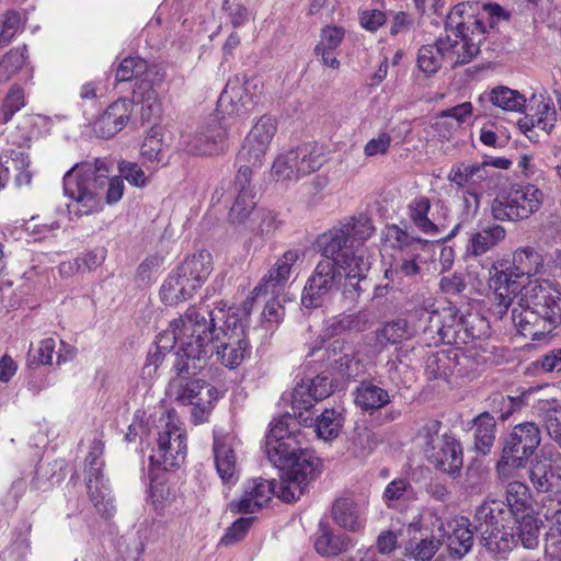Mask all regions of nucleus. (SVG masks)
<instances>
[{
	"label": "nucleus",
	"mask_w": 561,
	"mask_h": 561,
	"mask_svg": "<svg viewBox=\"0 0 561 561\" xmlns=\"http://www.w3.org/2000/svg\"><path fill=\"white\" fill-rule=\"evenodd\" d=\"M440 546L435 537L424 538L411 550L407 549L405 561H431Z\"/></svg>",
	"instance_id": "61"
},
{
	"label": "nucleus",
	"mask_w": 561,
	"mask_h": 561,
	"mask_svg": "<svg viewBox=\"0 0 561 561\" xmlns=\"http://www.w3.org/2000/svg\"><path fill=\"white\" fill-rule=\"evenodd\" d=\"M374 230L371 220L360 215L346 219L317 239L319 252L324 257L335 260L337 266L346 272L341 290L343 297L351 302H355L364 291L362 283L366 282L370 270L365 241Z\"/></svg>",
	"instance_id": "1"
},
{
	"label": "nucleus",
	"mask_w": 561,
	"mask_h": 561,
	"mask_svg": "<svg viewBox=\"0 0 561 561\" xmlns=\"http://www.w3.org/2000/svg\"><path fill=\"white\" fill-rule=\"evenodd\" d=\"M352 547H354V541L350 536L335 534L328 523H319L314 549L321 557H337Z\"/></svg>",
	"instance_id": "32"
},
{
	"label": "nucleus",
	"mask_w": 561,
	"mask_h": 561,
	"mask_svg": "<svg viewBox=\"0 0 561 561\" xmlns=\"http://www.w3.org/2000/svg\"><path fill=\"white\" fill-rule=\"evenodd\" d=\"M414 492L411 483L404 479H394L386 486L382 493V500L388 508H394L397 503L409 501L413 497Z\"/></svg>",
	"instance_id": "53"
},
{
	"label": "nucleus",
	"mask_w": 561,
	"mask_h": 561,
	"mask_svg": "<svg viewBox=\"0 0 561 561\" xmlns=\"http://www.w3.org/2000/svg\"><path fill=\"white\" fill-rule=\"evenodd\" d=\"M531 102L536 103L537 106L533 114L536 118L537 128L549 134L554 127L557 121V111L553 103L550 99H545L542 95H539V99L534 96Z\"/></svg>",
	"instance_id": "54"
},
{
	"label": "nucleus",
	"mask_w": 561,
	"mask_h": 561,
	"mask_svg": "<svg viewBox=\"0 0 561 561\" xmlns=\"http://www.w3.org/2000/svg\"><path fill=\"white\" fill-rule=\"evenodd\" d=\"M27 58L26 46L15 47L0 58V82H8L25 65Z\"/></svg>",
	"instance_id": "47"
},
{
	"label": "nucleus",
	"mask_w": 561,
	"mask_h": 561,
	"mask_svg": "<svg viewBox=\"0 0 561 561\" xmlns=\"http://www.w3.org/2000/svg\"><path fill=\"white\" fill-rule=\"evenodd\" d=\"M543 202V193L533 184H514L500 192L491 204L495 220L517 221L529 218L538 211Z\"/></svg>",
	"instance_id": "12"
},
{
	"label": "nucleus",
	"mask_w": 561,
	"mask_h": 561,
	"mask_svg": "<svg viewBox=\"0 0 561 561\" xmlns=\"http://www.w3.org/2000/svg\"><path fill=\"white\" fill-rule=\"evenodd\" d=\"M529 478L537 491H551L553 486L552 479L561 480V454H558L554 459L551 458L550 463L546 461L534 463L529 471Z\"/></svg>",
	"instance_id": "36"
},
{
	"label": "nucleus",
	"mask_w": 561,
	"mask_h": 561,
	"mask_svg": "<svg viewBox=\"0 0 561 561\" xmlns=\"http://www.w3.org/2000/svg\"><path fill=\"white\" fill-rule=\"evenodd\" d=\"M489 401L492 412L497 414L499 419L503 422L525 407L523 396L512 397L496 392L490 396Z\"/></svg>",
	"instance_id": "48"
},
{
	"label": "nucleus",
	"mask_w": 561,
	"mask_h": 561,
	"mask_svg": "<svg viewBox=\"0 0 561 561\" xmlns=\"http://www.w3.org/2000/svg\"><path fill=\"white\" fill-rule=\"evenodd\" d=\"M300 256L301 253L298 250L286 251L268 271V274L254 287L252 291L254 297L251 300L267 295H271V298H278L286 286L293 265Z\"/></svg>",
	"instance_id": "25"
},
{
	"label": "nucleus",
	"mask_w": 561,
	"mask_h": 561,
	"mask_svg": "<svg viewBox=\"0 0 561 561\" xmlns=\"http://www.w3.org/2000/svg\"><path fill=\"white\" fill-rule=\"evenodd\" d=\"M514 518V527H512L511 535H514V546H516L517 540H520L522 545L526 549H534L538 546V538L540 527L542 522L538 519L534 512H526L518 516H513Z\"/></svg>",
	"instance_id": "34"
},
{
	"label": "nucleus",
	"mask_w": 561,
	"mask_h": 561,
	"mask_svg": "<svg viewBox=\"0 0 561 561\" xmlns=\"http://www.w3.org/2000/svg\"><path fill=\"white\" fill-rule=\"evenodd\" d=\"M253 517H240L230 527L227 528L221 537L219 545L228 547L242 540L253 524Z\"/></svg>",
	"instance_id": "64"
},
{
	"label": "nucleus",
	"mask_w": 561,
	"mask_h": 561,
	"mask_svg": "<svg viewBox=\"0 0 561 561\" xmlns=\"http://www.w3.org/2000/svg\"><path fill=\"white\" fill-rule=\"evenodd\" d=\"M459 352L457 350H442L427 355L425 360V374L430 380H447L455 368L460 365Z\"/></svg>",
	"instance_id": "33"
},
{
	"label": "nucleus",
	"mask_w": 561,
	"mask_h": 561,
	"mask_svg": "<svg viewBox=\"0 0 561 561\" xmlns=\"http://www.w3.org/2000/svg\"><path fill=\"white\" fill-rule=\"evenodd\" d=\"M133 107L140 105V119L142 124L154 123L161 115V103L153 82L138 81L133 90Z\"/></svg>",
	"instance_id": "30"
},
{
	"label": "nucleus",
	"mask_w": 561,
	"mask_h": 561,
	"mask_svg": "<svg viewBox=\"0 0 561 561\" xmlns=\"http://www.w3.org/2000/svg\"><path fill=\"white\" fill-rule=\"evenodd\" d=\"M276 122L273 117L263 115L248 134L241 150L238 153L240 164L234 180L228 182L227 187L221 186L226 202H232L229 216L232 221L243 222L255 206V193L251 185L252 167L261 164L270 144L276 133Z\"/></svg>",
	"instance_id": "2"
},
{
	"label": "nucleus",
	"mask_w": 561,
	"mask_h": 561,
	"mask_svg": "<svg viewBox=\"0 0 561 561\" xmlns=\"http://www.w3.org/2000/svg\"><path fill=\"white\" fill-rule=\"evenodd\" d=\"M466 4L470 8L465 10L462 18L459 20L463 23V27H466V32L469 33V36L474 37L476 42H479L480 46L486 32L484 13H476L479 8V3L467 2Z\"/></svg>",
	"instance_id": "52"
},
{
	"label": "nucleus",
	"mask_w": 561,
	"mask_h": 561,
	"mask_svg": "<svg viewBox=\"0 0 561 561\" xmlns=\"http://www.w3.org/2000/svg\"><path fill=\"white\" fill-rule=\"evenodd\" d=\"M309 459L311 458L307 455L300 465L282 471L280 481L277 483V496L284 502L297 501L308 483L316 479L319 462H311Z\"/></svg>",
	"instance_id": "24"
},
{
	"label": "nucleus",
	"mask_w": 561,
	"mask_h": 561,
	"mask_svg": "<svg viewBox=\"0 0 561 561\" xmlns=\"http://www.w3.org/2000/svg\"><path fill=\"white\" fill-rule=\"evenodd\" d=\"M484 101L510 112H522L526 107V99L522 93L503 85L492 89L489 93L481 94L479 102L483 103Z\"/></svg>",
	"instance_id": "38"
},
{
	"label": "nucleus",
	"mask_w": 561,
	"mask_h": 561,
	"mask_svg": "<svg viewBox=\"0 0 561 561\" xmlns=\"http://www.w3.org/2000/svg\"><path fill=\"white\" fill-rule=\"evenodd\" d=\"M444 62L438 38L433 45H423L417 53V67L427 76L436 73Z\"/></svg>",
	"instance_id": "51"
},
{
	"label": "nucleus",
	"mask_w": 561,
	"mask_h": 561,
	"mask_svg": "<svg viewBox=\"0 0 561 561\" xmlns=\"http://www.w3.org/2000/svg\"><path fill=\"white\" fill-rule=\"evenodd\" d=\"M227 129L218 114L208 116L195 131L182 133L180 144L190 154L211 156L224 150Z\"/></svg>",
	"instance_id": "15"
},
{
	"label": "nucleus",
	"mask_w": 561,
	"mask_h": 561,
	"mask_svg": "<svg viewBox=\"0 0 561 561\" xmlns=\"http://www.w3.org/2000/svg\"><path fill=\"white\" fill-rule=\"evenodd\" d=\"M423 313L428 316L430 323L436 327L437 334L445 344H467L470 340L480 337L471 325L470 316L458 317L451 308L444 310V313L437 311H423Z\"/></svg>",
	"instance_id": "20"
},
{
	"label": "nucleus",
	"mask_w": 561,
	"mask_h": 561,
	"mask_svg": "<svg viewBox=\"0 0 561 561\" xmlns=\"http://www.w3.org/2000/svg\"><path fill=\"white\" fill-rule=\"evenodd\" d=\"M371 322V316L368 310H359L356 313L343 316L336 323L334 330L340 331H366Z\"/></svg>",
	"instance_id": "60"
},
{
	"label": "nucleus",
	"mask_w": 561,
	"mask_h": 561,
	"mask_svg": "<svg viewBox=\"0 0 561 561\" xmlns=\"http://www.w3.org/2000/svg\"><path fill=\"white\" fill-rule=\"evenodd\" d=\"M325 340L319 336L309 347L307 353L308 357L317 356L319 352H322L320 359L327 362V366L330 369H334V365L339 363V357L342 356V351L345 347V341L336 339L329 343L328 346L324 347Z\"/></svg>",
	"instance_id": "50"
},
{
	"label": "nucleus",
	"mask_w": 561,
	"mask_h": 561,
	"mask_svg": "<svg viewBox=\"0 0 561 561\" xmlns=\"http://www.w3.org/2000/svg\"><path fill=\"white\" fill-rule=\"evenodd\" d=\"M188 357L191 360H178L172 366L174 374L168 387V393L180 404L193 405L192 415L203 422L213 409L214 402L218 399V390L195 376L206 365V353L192 350Z\"/></svg>",
	"instance_id": "6"
},
{
	"label": "nucleus",
	"mask_w": 561,
	"mask_h": 561,
	"mask_svg": "<svg viewBox=\"0 0 561 561\" xmlns=\"http://www.w3.org/2000/svg\"><path fill=\"white\" fill-rule=\"evenodd\" d=\"M236 436L222 430H214L213 454L216 471L224 484H234L239 479V467L234 453Z\"/></svg>",
	"instance_id": "23"
},
{
	"label": "nucleus",
	"mask_w": 561,
	"mask_h": 561,
	"mask_svg": "<svg viewBox=\"0 0 561 561\" xmlns=\"http://www.w3.org/2000/svg\"><path fill=\"white\" fill-rule=\"evenodd\" d=\"M25 105L24 91L18 85L13 84L9 89L1 107L2 123H8L12 119L15 113H18Z\"/></svg>",
	"instance_id": "58"
},
{
	"label": "nucleus",
	"mask_w": 561,
	"mask_h": 561,
	"mask_svg": "<svg viewBox=\"0 0 561 561\" xmlns=\"http://www.w3.org/2000/svg\"><path fill=\"white\" fill-rule=\"evenodd\" d=\"M180 265L185 271L191 272L192 284H198L199 287H202L213 271V260L208 251H201L197 254L187 256Z\"/></svg>",
	"instance_id": "45"
},
{
	"label": "nucleus",
	"mask_w": 561,
	"mask_h": 561,
	"mask_svg": "<svg viewBox=\"0 0 561 561\" xmlns=\"http://www.w3.org/2000/svg\"><path fill=\"white\" fill-rule=\"evenodd\" d=\"M151 75H158L154 66H149L148 62L140 57H127L122 60L119 67L116 70L117 81H130L133 79L148 80Z\"/></svg>",
	"instance_id": "43"
},
{
	"label": "nucleus",
	"mask_w": 561,
	"mask_h": 561,
	"mask_svg": "<svg viewBox=\"0 0 561 561\" xmlns=\"http://www.w3.org/2000/svg\"><path fill=\"white\" fill-rule=\"evenodd\" d=\"M375 334L376 342L381 346H386L399 344L404 340L411 339L414 335V330L408 320L398 318L387 321L381 328L376 330Z\"/></svg>",
	"instance_id": "41"
},
{
	"label": "nucleus",
	"mask_w": 561,
	"mask_h": 561,
	"mask_svg": "<svg viewBox=\"0 0 561 561\" xmlns=\"http://www.w3.org/2000/svg\"><path fill=\"white\" fill-rule=\"evenodd\" d=\"M55 348L56 341L53 337L42 340L36 350L31 348L28 351L27 366L30 368H36L39 365H51Z\"/></svg>",
	"instance_id": "59"
},
{
	"label": "nucleus",
	"mask_w": 561,
	"mask_h": 561,
	"mask_svg": "<svg viewBox=\"0 0 561 561\" xmlns=\"http://www.w3.org/2000/svg\"><path fill=\"white\" fill-rule=\"evenodd\" d=\"M274 494L277 495L275 480L255 478L247 484L242 497L229 504V510L234 514L254 513L261 510Z\"/></svg>",
	"instance_id": "27"
},
{
	"label": "nucleus",
	"mask_w": 561,
	"mask_h": 561,
	"mask_svg": "<svg viewBox=\"0 0 561 561\" xmlns=\"http://www.w3.org/2000/svg\"><path fill=\"white\" fill-rule=\"evenodd\" d=\"M480 198L481 194L477 193L472 188H467L466 191H463L462 210L460 214L461 220L453 228L449 234L445 237V241L453 239L459 232L462 222L470 221L476 217L480 207Z\"/></svg>",
	"instance_id": "55"
},
{
	"label": "nucleus",
	"mask_w": 561,
	"mask_h": 561,
	"mask_svg": "<svg viewBox=\"0 0 561 561\" xmlns=\"http://www.w3.org/2000/svg\"><path fill=\"white\" fill-rule=\"evenodd\" d=\"M409 217L412 224L422 232L426 234H437L439 228L428 218L431 209V201L426 196H419L414 198L408 206Z\"/></svg>",
	"instance_id": "44"
},
{
	"label": "nucleus",
	"mask_w": 561,
	"mask_h": 561,
	"mask_svg": "<svg viewBox=\"0 0 561 561\" xmlns=\"http://www.w3.org/2000/svg\"><path fill=\"white\" fill-rule=\"evenodd\" d=\"M249 304L250 298L243 302L242 316L232 309H229L227 314H224L222 309H219L217 313L214 310H208L207 320H210L213 327L209 329L211 340L207 343L206 360L215 354L222 366L234 369L250 356L251 346L245 331Z\"/></svg>",
	"instance_id": "5"
},
{
	"label": "nucleus",
	"mask_w": 561,
	"mask_h": 561,
	"mask_svg": "<svg viewBox=\"0 0 561 561\" xmlns=\"http://www.w3.org/2000/svg\"><path fill=\"white\" fill-rule=\"evenodd\" d=\"M333 522L342 529L360 533L366 526V513L362 505L351 495L340 496L331 506Z\"/></svg>",
	"instance_id": "29"
},
{
	"label": "nucleus",
	"mask_w": 561,
	"mask_h": 561,
	"mask_svg": "<svg viewBox=\"0 0 561 561\" xmlns=\"http://www.w3.org/2000/svg\"><path fill=\"white\" fill-rule=\"evenodd\" d=\"M505 236L506 231L502 226H488L471 236L468 250L474 256H480L493 249Z\"/></svg>",
	"instance_id": "42"
},
{
	"label": "nucleus",
	"mask_w": 561,
	"mask_h": 561,
	"mask_svg": "<svg viewBox=\"0 0 561 561\" xmlns=\"http://www.w3.org/2000/svg\"><path fill=\"white\" fill-rule=\"evenodd\" d=\"M541 420L547 435L561 448V407L547 409Z\"/></svg>",
	"instance_id": "62"
},
{
	"label": "nucleus",
	"mask_w": 561,
	"mask_h": 561,
	"mask_svg": "<svg viewBox=\"0 0 561 561\" xmlns=\"http://www.w3.org/2000/svg\"><path fill=\"white\" fill-rule=\"evenodd\" d=\"M525 301H517V307L512 310V321L517 332L524 337L533 341L546 339L558 324L546 320L543 314L535 309H530Z\"/></svg>",
	"instance_id": "26"
},
{
	"label": "nucleus",
	"mask_w": 561,
	"mask_h": 561,
	"mask_svg": "<svg viewBox=\"0 0 561 561\" xmlns=\"http://www.w3.org/2000/svg\"><path fill=\"white\" fill-rule=\"evenodd\" d=\"M186 455V435L178 426L167 423L159 432L158 447L150 456V463L164 471L179 468Z\"/></svg>",
	"instance_id": "19"
},
{
	"label": "nucleus",
	"mask_w": 561,
	"mask_h": 561,
	"mask_svg": "<svg viewBox=\"0 0 561 561\" xmlns=\"http://www.w3.org/2000/svg\"><path fill=\"white\" fill-rule=\"evenodd\" d=\"M386 370L390 382L397 387L410 388L415 381V375L410 365L403 363L397 354L396 358H390L386 364Z\"/></svg>",
	"instance_id": "49"
},
{
	"label": "nucleus",
	"mask_w": 561,
	"mask_h": 561,
	"mask_svg": "<svg viewBox=\"0 0 561 561\" xmlns=\"http://www.w3.org/2000/svg\"><path fill=\"white\" fill-rule=\"evenodd\" d=\"M542 267V260L539 253L533 248H525L515 251L513 265L506 271L493 266L490 270L489 286L497 291L502 301H508L507 293L518 296L527 286L531 276L536 275Z\"/></svg>",
	"instance_id": "11"
},
{
	"label": "nucleus",
	"mask_w": 561,
	"mask_h": 561,
	"mask_svg": "<svg viewBox=\"0 0 561 561\" xmlns=\"http://www.w3.org/2000/svg\"><path fill=\"white\" fill-rule=\"evenodd\" d=\"M541 443V431L535 422H522L499 439L501 457L496 471L501 478L511 476L512 470L526 468L530 457Z\"/></svg>",
	"instance_id": "8"
},
{
	"label": "nucleus",
	"mask_w": 561,
	"mask_h": 561,
	"mask_svg": "<svg viewBox=\"0 0 561 561\" xmlns=\"http://www.w3.org/2000/svg\"><path fill=\"white\" fill-rule=\"evenodd\" d=\"M102 455L103 443L101 440L94 439L90 446V451L87 457L88 465L85 483L90 501L93 503L96 510L104 514L110 512V501L106 499L107 494L102 492V500L99 501L93 493V482H99L102 479Z\"/></svg>",
	"instance_id": "31"
},
{
	"label": "nucleus",
	"mask_w": 561,
	"mask_h": 561,
	"mask_svg": "<svg viewBox=\"0 0 561 561\" xmlns=\"http://www.w3.org/2000/svg\"><path fill=\"white\" fill-rule=\"evenodd\" d=\"M333 392L332 380L328 376L302 378L291 392V409L298 424L307 425L311 420L309 410L313 403L328 398Z\"/></svg>",
	"instance_id": "17"
},
{
	"label": "nucleus",
	"mask_w": 561,
	"mask_h": 561,
	"mask_svg": "<svg viewBox=\"0 0 561 561\" xmlns=\"http://www.w3.org/2000/svg\"><path fill=\"white\" fill-rule=\"evenodd\" d=\"M337 267L335 260L328 257L317 264L301 293V305L305 309L322 307L333 290L337 288L342 277Z\"/></svg>",
	"instance_id": "16"
},
{
	"label": "nucleus",
	"mask_w": 561,
	"mask_h": 561,
	"mask_svg": "<svg viewBox=\"0 0 561 561\" xmlns=\"http://www.w3.org/2000/svg\"><path fill=\"white\" fill-rule=\"evenodd\" d=\"M296 423H298L297 419L287 413L272 423L266 435L265 453L271 463L280 471L300 465L301 459L307 458V455L310 456L311 462H319L313 451L301 447L295 431L290 430Z\"/></svg>",
	"instance_id": "9"
},
{
	"label": "nucleus",
	"mask_w": 561,
	"mask_h": 561,
	"mask_svg": "<svg viewBox=\"0 0 561 561\" xmlns=\"http://www.w3.org/2000/svg\"><path fill=\"white\" fill-rule=\"evenodd\" d=\"M471 524L467 517L461 516L455 520L453 531L448 537V547L454 556L462 558L467 554L473 546V530L470 528ZM474 531L481 537V535L474 529ZM481 542L484 541L480 538Z\"/></svg>",
	"instance_id": "39"
},
{
	"label": "nucleus",
	"mask_w": 561,
	"mask_h": 561,
	"mask_svg": "<svg viewBox=\"0 0 561 561\" xmlns=\"http://www.w3.org/2000/svg\"><path fill=\"white\" fill-rule=\"evenodd\" d=\"M62 183L65 195L78 204L80 216L99 211L103 203H117L124 193L123 179L111 178L106 162L99 158L76 163Z\"/></svg>",
	"instance_id": "3"
},
{
	"label": "nucleus",
	"mask_w": 561,
	"mask_h": 561,
	"mask_svg": "<svg viewBox=\"0 0 561 561\" xmlns=\"http://www.w3.org/2000/svg\"><path fill=\"white\" fill-rule=\"evenodd\" d=\"M533 511L529 489L525 483L513 481L507 484L505 502L491 500L477 507L476 530L481 535L484 547L492 553L504 556L512 550L514 535L504 529L505 515L518 516Z\"/></svg>",
	"instance_id": "4"
},
{
	"label": "nucleus",
	"mask_w": 561,
	"mask_h": 561,
	"mask_svg": "<svg viewBox=\"0 0 561 561\" xmlns=\"http://www.w3.org/2000/svg\"><path fill=\"white\" fill-rule=\"evenodd\" d=\"M133 103L128 99H118L94 122L93 131L98 137L111 138L119 133L130 119Z\"/></svg>",
	"instance_id": "28"
},
{
	"label": "nucleus",
	"mask_w": 561,
	"mask_h": 561,
	"mask_svg": "<svg viewBox=\"0 0 561 561\" xmlns=\"http://www.w3.org/2000/svg\"><path fill=\"white\" fill-rule=\"evenodd\" d=\"M180 275L172 270L160 288V299L167 306H176L194 296L191 285Z\"/></svg>",
	"instance_id": "37"
},
{
	"label": "nucleus",
	"mask_w": 561,
	"mask_h": 561,
	"mask_svg": "<svg viewBox=\"0 0 561 561\" xmlns=\"http://www.w3.org/2000/svg\"><path fill=\"white\" fill-rule=\"evenodd\" d=\"M355 404L363 411L369 412L373 415L378 413L376 419L377 425H385L398 420L401 412L393 408L387 409L381 413V409L391 402V397L388 390L375 385L371 380L362 381L354 391Z\"/></svg>",
	"instance_id": "22"
},
{
	"label": "nucleus",
	"mask_w": 561,
	"mask_h": 561,
	"mask_svg": "<svg viewBox=\"0 0 561 561\" xmlns=\"http://www.w3.org/2000/svg\"><path fill=\"white\" fill-rule=\"evenodd\" d=\"M467 8L470 7L458 3L446 16V28L454 32V38L449 35L438 37L439 50L442 51L444 62L453 69L469 64L480 53L479 42H476L474 37L469 36L466 27H463V23L459 20Z\"/></svg>",
	"instance_id": "13"
},
{
	"label": "nucleus",
	"mask_w": 561,
	"mask_h": 561,
	"mask_svg": "<svg viewBox=\"0 0 561 561\" xmlns=\"http://www.w3.org/2000/svg\"><path fill=\"white\" fill-rule=\"evenodd\" d=\"M325 161L323 148L317 144H302L276 157L272 176L277 182L298 181L319 170Z\"/></svg>",
	"instance_id": "14"
},
{
	"label": "nucleus",
	"mask_w": 561,
	"mask_h": 561,
	"mask_svg": "<svg viewBox=\"0 0 561 561\" xmlns=\"http://www.w3.org/2000/svg\"><path fill=\"white\" fill-rule=\"evenodd\" d=\"M310 419L306 426H313L319 438L331 440L339 436L343 427L344 417L342 413L335 409H324L314 420L312 412L309 410Z\"/></svg>",
	"instance_id": "35"
},
{
	"label": "nucleus",
	"mask_w": 561,
	"mask_h": 561,
	"mask_svg": "<svg viewBox=\"0 0 561 561\" xmlns=\"http://www.w3.org/2000/svg\"><path fill=\"white\" fill-rule=\"evenodd\" d=\"M180 265L185 271L191 272L192 284H198L199 287H202L213 271V260L208 251H201L197 254L187 256Z\"/></svg>",
	"instance_id": "46"
},
{
	"label": "nucleus",
	"mask_w": 561,
	"mask_h": 561,
	"mask_svg": "<svg viewBox=\"0 0 561 561\" xmlns=\"http://www.w3.org/2000/svg\"><path fill=\"white\" fill-rule=\"evenodd\" d=\"M22 26V18L18 11L9 10L0 15V48L8 46Z\"/></svg>",
	"instance_id": "57"
},
{
	"label": "nucleus",
	"mask_w": 561,
	"mask_h": 561,
	"mask_svg": "<svg viewBox=\"0 0 561 561\" xmlns=\"http://www.w3.org/2000/svg\"><path fill=\"white\" fill-rule=\"evenodd\" d=\"M363 365L360 359L355 356L354 346L351 343H345L342 351V356L339 357V363L334 365L333 371L340 374L344 378H355L362 371Z\"/></svg>",
	"instance_id": "56"
},
{
	"label": "nucleus",
	"mask_w": 561,
	"mask_h": 561,
	"mask_svg": "<svg viewBox=\"0 0 561 561\" xmlns=\"http://www.w3.org/2000/svg\"><path fill=\"white\" fill-rule=\"evenodd\" d=\"M256 88L253 81H243L239 77L230 78L217 102V112L228 115H243L249 113L257 103V94L252 90Z\"/></svg>",
	"instance_id": "21"
},
{
	"label": "nucleus",
	"mask_w": 561,
	"mask_h": 561,
	"mask_svg": "<svg viewBox=\"0 0 561 561\" xmlns=\"http://www.w3.org/2000/svg\"><path fill=\"white\" fill-rule=\"evenodd\" d=\"M474 446L483 455H488L495 442L496 421L490 412H482L473 419Z\"/></svg>",
	"instance_id": "40"
},
{
	"label": "nucleus",
	"mask_w": 561,
	"mask_h": 561,
	"mask_svg": "<svg viewBox=\"0 0 561 561\" xmlns=\"http://www.w3.org/2000/svg\"><path fill=\"white\" fill-rule=\"evenodd\" d=\"M207 316H209L208 309L191 306L157 336L156 346L167 353H170L179 343V350L171 354L172 365L179 359L191 360L190 350L207 354V343L211 340L209 329L213 327Z\"/></svg>",
	"instance_id": "7"
},
{
	"label": "nucleus",
	"mask_w": 561,
	"mask_h": 561,
	"mask_svg": "<svg viewBox=\"0 0 561 561\" xmlns=\"http://www.w3.org/2000/svg\"><path fill=\"white\" fill-rule=\"evenodd\" d=\"M543 516L550 524L547 537H561V492L549 501V505H545Z\"/></svg>",
	"instance_id": "63"
},
{
	"label": "nucleus",
	"mask_w": 561,
	"mask_h": 561,
	"mask_svg": "<svg viewBox=\"0 0 561 561\" xmlns=\"http://www.w3.org/2000/svg\"><path fill=\"white\" fill-rule=\"evenodd\" d=\"M519 301H525L530 309L540 311L551 323H561V288L548 280L528 282L518 294Z\"/></svg>",
	"instance_id": "18"
},
{
	"label": "nucleus",
	"mask_w": 561,
	"mask_h": 561,
	"mask_svg": "<svg viewBox=\"0 0 561 561\" xmlns=\"http://www.w3.org/2000/svg\"><path fill=\"white\" fill-rule=\"evenodd\" d=\"M442 422L428 420L417 431L422 440L423 451L427 460L436 469L448 474L458 473L462 467V448L460 443L449 433L439 435Z\"/></svg>",
	"instance_id": "10"
}]
</instances>
